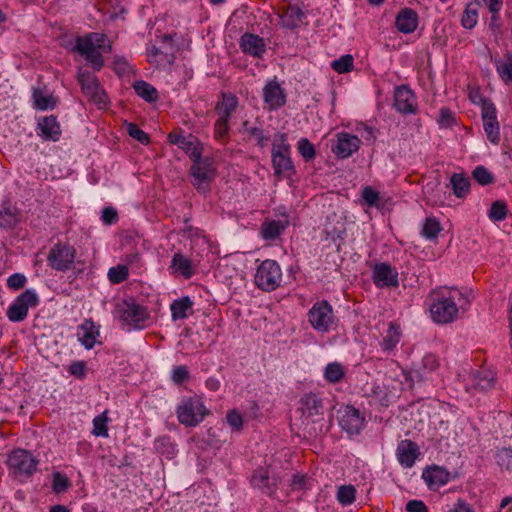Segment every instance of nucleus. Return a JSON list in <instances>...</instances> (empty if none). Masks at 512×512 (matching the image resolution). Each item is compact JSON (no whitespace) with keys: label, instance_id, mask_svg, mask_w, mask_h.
<instances>
[{"label":"nucleus","instance_id":"obj_21","mask_svg":"<svg viewBox=\"0 0 512 512\" xmlns=\"http://www.w3.org/2000/svg\"><path fill=\"white\" fill-rule=\"evenodd\" d=\"M422 478L430 489H437L448 482L449 472L443 467L432 466L423 471Z\"/></svg>","mask_w":512,"mask_h":512},{"label":"nucleus","instance_id":"obj_18","mask_svg":"<svg viewBox=\"0 0 512 512\" xmlns=\"http://www.w3.org/2000/svg\"><path fill=\"white\" fill-rule=\"evenodd\" d=\"M263 99L271 110L280 108L285 104V94L276 81L269 82L263 88Z\"/></svg>","mask_w":512,"mask_h":512},{"label":"nucleus","instance_id":"obj_42","mask_svg":"<svg viewBox=\"0 0 512 512\" xmlns=\"http://www.w3.org/2000/svg\"><path fill=\"white\" fill-rule=\"evenodd\" d=\"M483 128L487 138L495 145L500 142V128L497 119L483 120Z\"/></svg>","mask_w":512,"mask_h":512},{"label":"nucleus","instance_id":"obj_1","mask_svg":"<svg viewBox=\"0 0 512 512\" xmlns=\"http://www.w3.org/2000/svg\"><path fill=\"white\" fill-rule=\"evenodd\" d=\"M430 306L432 319L440 324L451 323L457 319L459 307L468 304L467 297L457 289L440 288L431 293Z\"/></svg>","mask_w":512,"mask_h":512},{"label":"nucleus","instance_id":"obj_2","mask_svg":"<svg viewBox=\"0 0 512 512\" xmlns=\"http://www.w3.org/2000/svg\"><path fill=\"white\" fill-rule=\"evenodd\" d=\"M276 140L279 143H274L271 151L274 174L277 177H290L295 169L290 157V146L286 142V135L280 133L276 136Z\"/></svg>","mask_w":512,"mask_h":512},{"label":"nucleus","instance_id":"obj_23","mask_svg":"<svg viewBox=\"0 0 512 512\" xmlns=\"http://www.w3.org/2000/svg\"><path fill=\"white\" fill-rule=\"evenodd\" d=\"M471 380V387L467 388V391L472 389L474 391L484 392L494 386L495 374L489 369H481L472 374Z\"/></svg>","mask_w":512,"mask_h":512},{"label":"nucleus","instance_id":"obj_46","mask_svg":"<svg viewBox=\"0 0 512 512\" xmlns=\"http://www.w3.org/2000/svg\"><path fill=\"white\" fill-rule=\"evenodd\" d=\"M507 215V206L503 201H495L489 210V218L492 221H502Z\"/></svg>","mask_w":512,"mask_h":512},{"label":"nucleus","instance_id":"obj_49","mask_svg":"<svg viewBox=\"0 0 512 512\" xmlns=\"http://www.w3.org/2000/svg\"><path fill=\"white\" fill-rule=\"evenodd\" d=\"M107 416L106 412H103L102 414L98 415L93 420V434L96 436H108V428H107Z\"/></svg>","mask_w":512,"mask_h":512},{"label":"nucleus","instance_id":"obj_10","mask_svg":"<svg viewBox=\"0 0 512 512\" xmlns=\"http://www.w3.org/2000/svg\"><path fill=\"white\" fill-rule=\"evenodd\" d=\"M76 251L72 246L57 244L48 254L49 265L57 271H66L71 268Z\"/></svg>","mask_w":512,"mask_h":512},{"label":"nucleus","instance_id":"obj_13","mask_svg":"<svg viewBox=\"0 0 512 512\" xmlns=\"http://www.w3.org/2000/svg\"><path fill=\"white\" fill-rule=\"evenodd\" d=\"M394 106L402 114H412L416 112L417 103L411 89L402 85L395 89Z\"/></svg>","mask_w":512,"mask_h":512},{"label":"nucleus","instance_id":"obj_38","mask_svg":"<svg viewBox=\"0 0 512 512\" xmlns=\"http://www.w3.org/2000/svg\"><path fill=\"white\" fill-rule=\"evenodd\" d=\"M171 267L181 272L186 278H190L193 275L190 260L180 253L174 255Z\"/></svg>","mask_w":512,"mask_h":512},{"label":"nucleus","instance_id":"obj_31","mask_svg":"<svg viewBox=\"0 0 512 512\" xmlns=\"http://www.w3.org/2000/svg\"><path fill=\"white\" fill-rule=\"evenodd\" d=\"M193 302L188 296L174 300L170 305L171 316L173 321L184 319L187 317V311L191 309Z\"/></svg>","mask_w":512,"mask_h":512},{"label":"nucleus","instance_id":"obj_16","mask_svg":"<svg viewBox=\"0 0 512 512\" xmlns=\"http://www.w3.org/2000/svg\"><path fill=\"white\" fill-rule=\"evenodd\" d=\"M373 280L379 287L397 286L398 274L390 265L381 263L374 267Z\"/></svg>","mask_w":512,"mask_h":512},{"label":"nucleus","instance_id":"obj_60","mask_svg":"<svg viewBox=\"0 0 512 512\" xmlns=\"http://www.w3.org/2000/svg\"><path fill=\"white\" fill-rule=\"evenodd\" d=\"M101 219L102 221L107 224V225H111V224H114L116 223V221L118 220V213L117 211L112 208V207H105L103 210H102V216H101Z\"/></svg>","mask_w":512,"mask_h":512},{"label":"nucleus","instance_id":"obj_41","mask_svg":"<svg viewBox=\"0 0 512 512\" xmlns=\"http://www.w3.org/2000/svg\"><path fill=\"white\" fill-rule=\"evenodd\" d=\"M399 337V328L394 323H390L386 335L383 338L382 347L385 350H392L399 342Z\"/></svg>","mask_w":512,"mask_h":512},{"label":"nucleus","instance_id":"obj_61","mask_svg":"<svg viewBox=\"0 0 512 512\" xmlns=\"http://www.w3.org/2000/svg\"><path fill=\"white\" fill-rule=\"evenodd\" d=\"M155 446H156L157 451H159L162 454L170 455V454H173V452H174L173 445L170 443L169 439L166 437L158 439L156 441Z\"/></svg>","mask_w":512,"mask_h":512},{"label":"nucleus","instance_id":"obj_62","mask_svg":"<svg viewBox=\"0 0 512 512\" xmlns=\"http://www.w3.org/2000/svg\"><path fill=\"white\" fill-rule=\"evenodd\" d=\"M438 121L441 126L450 127L454 123L452 112L448 108H441Z\"/></svg>","mask_w":512,"mask_h":512},{"label":"nucleus","instance_id":"obj_52","mask_svg":"<svg viewBox=\"0 0 512 512\" xmlns=\"http://www.w3.org/2000/svg\"><path fill=\"white\" fill-rule=\"evenodd\" d=\"M69 485L70 481L66 475L60 472H55L53 474L52 489L55 493L65 492L68 489Z\"/></svg>","mask_w":512,"mask_h":512},{"label":"nucleus","instance_id":"obj_30","mask_svg":"<svg viewBox=\"0 0 512 512\" xmlns=\"http://www.w3.org/2000/svg\"><path fill=\"white\" fill-rule=\"evenodd\" d=\"M453 193L458 198L465 197L470 189V179L463 173H455L450 178Z\"/></svg>","mask_w":512,"mask_h":512},{"label":"nucleus","instance_id":"obj_37","mask_svg":"<svg viewBox=\"0 0 512 512\" xmlns=\"http://www.w3.org/2000/svg\"><path fill=\"white\" fill-rule=\"evenodd\" d=\"M344 375V367L338 362L329 363L324 371V377L330 383L341 381Z\"/></svg>","mask_w":512,"mask_h":512},{"label":"nucleus","instance_id":"obj_28","mask_svg":"<svg viewBox=\"0 0 512 512\" xmlns=\"http://www.w3.org/2000/svg\"><path fill=\"white\" fill-rule=\"evenodd\" d=\"M240 45L245 53L255 57H260L265 51V44L263 39L254 34H244L241 37Z\"/></svg>","mask_w":512,"mask_h":512},{"label":"nucleus","instance_id":"obj_8","mask_svg":"<svg viewBox=\"0 0 512 512\" xmlns=\"http://www.w3.org/2000/svg\"><path fill=\"white\" fill-rule=\"evenodd\" d=\"M191 175L193 177L192 184L200 191L206 192L209 189V183L214 176V168L212 160L202 158V152L198 159H192Z\"/></svg>","mask_w":512,"mask_h":512},{"label":"nucleus","instance_id":"obj_12","mask_svg":"<svg viewBox=\"0 0 512 512\" xmlns=\"http://www.w3.org/2000/svg\"><path fill=\"white\" fill-rule=\"evenodd\" d=\"M119 318L128 325L138 327L147 318L146 309L134 302L124 301L118 306Z\"/></svg>","mask_w":512,"mask_h":512},{"label":"nucleus","instance_id":"obj_57","mask_svg":"<svg viewBox=\"0 0 512 512\" xmlns=\"http://www.w3.org/2000/svg\"><path fill=\"white\" fill-rule=\"evenodd\" d=\"M228 424L235 431H240L243 426V418L241 414L237 410H231L227 413L226 416Z\"/></svg>","mask_w":512,"mask_h":512},{"label":"nucleus","instance_id":"obj_54","mask_svg":"<svg viewBox=\"0 0 512 512\" xmlns=\"http://www.w3.org/2000/svg\"><path fill=\"white\" fill-rule=\"evenodd\" d=\"M362 198L370 207H379L380 194L370 186H366L362 190Z\"/></svg>","mask_w":512,"mask_h":512},{"label":"nucleus","instance_id":"obj_11","mask_svg":"<svg viewBox=\"0 0 512 512\" xmlns=\"http://www.w3.org/2000/svg\"><path fill=\"white\" fill-rule=\"evenodd\" d=\"M252 485L267 495H273L280 483L277 474L269 469H258L251 478Z\"/></svg>","mask_w":512,"mask_h":512},{"label":"nucleus","instance_id":"obj_27","mask_svg":"<svg viewBox=\"0 0 512 512\" xmlns=\"http://www.w3.org/2000/svg\"><path fill=\"white\" fill-rule=\"evenodd\" d=\"M168 139L172 144L178 145L180 148H182L191 159H198L200 157L201 147L194 144L193 137L189 135L188 138L177 134V133H170L168 135Z\"/></svg>","mask_w":512,"mask_h":512},{"label":"nucleus","instance_id":"obj_14","mask_svg":"<svg viewBox=\"0 0 512 512\" xmlns=\"http://www.w3.org/2000/svg\"><path fill=\"white\" fill-rule=\"evenodd\" d=\"M339 425L348 434H358L364 426V418L352 406H347L339 418Z\"/></svg>","mask_w":512,"mask_h":512},{"label":"nucleus","instance_id":"obj_9","mask_svg":"<svg viewBox=\"0 0 512 512\" xmlns=\"http://www.w3.org/2000/svg\"><path fill=\"white\" fill-rule=\"evenodd\" d=\"M207 410L203 403L196 398L185 401L177 408V416L180 423L186 426H196L205 417Z\"/></svg>","mask_w":512,"mask_h":512},{"label":"nucleus","instance_id":"obj_4","mask_svg":"<svg viewBox=\"0 0 512 512\" xmlns=\"http://www.w3.org/2000/svg\"><path fill=\"white\" fill-rule=\"evenodd\" d=\"M332 306L326 300L317 301L308 312V321L318 332H328L334 324Z\"/></svg>","mask_w":512,"mask_h":512},{"label":"nucleus","instance_id":"obj_20","mask_svg":"<svg viewBox=\"0 0 512 512\" xmlns=\"http://www.w3.org/2000/svg\"><path fill=\"white\" fill-rule=\"evenodd\" d=\"M300 410L306 419L317 416L323 420L322 401L314 393L305 394L300 399Z\"/></svg>","mask_w":512,"mask_h":512},{"label":"nucleus","instance_id":"obj_64","mask_svg":"<svg viewBox=\"0 0 512 512\" xmlns=\"http://www.w3.org/2000/svg\"><path fill=\"white\" fill-rule=\"evenodd\" d=\"M406 510L408 512H428V508L425 503L421 500H410L406 504Z\"/></svg>","mask_w":512,"mask_h":512},{"label":"nucleus","instance_id":"obj_44","mask_svg":"<svg viewBox=\"0 0 512 512\" xmlns=\"http://www.w3.org/2000/svg\"><path fill=\"white\" fill-rule=\"evenodd\" d=\"M353 63L354 59L353 56L350 54H346L339 59L334 60L331 63V67L337 72V73H347L352 71L353 69Z\"/></svg>","mask_w":512,"mask_h":512},{"label":"nucleus","instance_id":"obj_24","mask_svg":"<svg viewBox=\"0 0 512 512\" xmlns=\"http://www.w3.org/2000/svg\"><path fill=\"white\" fill-rule=\"evenodd\" d=\"M419 454L416 443L411 440H403L397 447V457L399 462L405 467H412Z\"/></svg>","mask_w":512,"mask_h":512},{"label":"nucleus","instance_id":"obj_7","mask_svg":"<svg viewBox=\"0 0 512 512\" xmlns=\"http://www.w3.org/2000/svg\"><path fill=\"white\" fill-rule=\"evenodd\" d=\"M77 80L86 97L97 105L107 104V95L100 87L98 79L89 71L79 70Z\"/></svg>","mask_w":512,"mask_h":512},{"label":"nucleus","instance_id":"obj_15","mask_svg":"<svg viewBox=\"0 0 512 512\" xmlns=\"http://www.w3.org/2000/svg\"><path fill=\"white\" fill-rule=\"evenodd\" d=\"M75 50L81 56L85 57L86 61L91 64L93 69L99 71L102 68L104 64L102 54L100 50L92 47L90 40H77Z\"/></svg>","mask_w":512,"mask_h":512},{"label":"nucleus","instance_id":"obj_33","mask_svg":"<svg viewBox=\"0 0 512 512\" xmlns=\"http://www.w3.org/2000/svg\"><path fill=\"white\" fill-rule=\"evenodd\" d=\"M495 65L500 78L505 83H512V54H505L502 58L495 59Z\"/></svg>","mask_w":512,"mask_h":512},{"label":"nucleus","instance_id":"obj_26","mask_svg":"<svg viewBox=\"0 0 512 512\" xmlns=\"http://www.w3.org/2000/svg\"><path fill=\"white\" fill-rule=\"evenodd\" d=\"M439 366L437 358L432 354L425 355L421 362L415 365V368L411 372V379L416 378L418 381L427 378V375L435 371Z\"/></svg>","mask_w":512,"mask_h":512},{"label":"nucleus","instance_id":"obj_29","mask_svg":"<svg viewBox=\"0 0 512 512\" xmlns=\"http://www.w3.org/2000/svg\"><path fill=\"white\" fill-rule=\"evenodd\" d=\"M303 18L304 12L297 6H290L280 14L281 25L286 29H295L299 27Z\"/></svg>","mask_w":512,"mask_h":512},{"label":"nucleus","instance_id":"obj_51","mask_svg":"<svg viewBox=\"0 0 512 512\" xmlns=\"http://www.w3.org/2000/svg\"><path fill=\"white\" fill-rule=\"evenodd\" d=\"M472 175L475 181L482 186L491 184L494 180L493 175L484 166H477Z\"/></svg>","mask_w":512,"mask_h":512},{"label":"nucleus","instance_id":"obj_22","mask_svg":"<svg viewBox=\"0 0 512 512\" xmlns=\"http://www.w3.org/2000/svg\"><path fill=\"white\" fill-rule=\"evenodd\" d=\"M39 135L46 140L58 141L61 136L60 125L53 115L45 116L38 121Z\"/></svg>","mask_w":512,"mask_h":512},{"label":"nucleus","instance_id":"obj_35","mask_svg":"<svg viewBox=\"0 0 512 512\" xmlns=\"http://www.w3.org/2000/svg\"><path fill=\"white\" fill-rule=\"evenodd\" d=\"M32 97L35 107L39 110L53 109L56 105V99L51 94H45L40 88L33 90Z\"/></svg>","mask_w":512,"mask_h":512},{"label":"nucleus","instance_id":"obj_56","mask_svg":"<svg viewBox=\"0 0 512 512\" xmlns=\"http://www.w3.org/2000/svg\"><path fill=\"white\" fill-rule=\"evenodd\" d=\"M127 132L129 136H131L132 138H134L135 140L142 144H147L149 142L148 134L141 130L134 123H127Z\"/></svg>","mask_w":512,"mask_h":512},{"label":"nucleus","instance_id":"obj_58","mask_svg":"<svg viewBox=\"0 0 512 512\" xmlns=\"http://www.w3.org/2000/svg\"><path fill=\"white\" fill-rule=\"evenodd\" d=\"M189 378V372L186 366H176L171 375V379L175 384H181Z\"/></svg>","mask_w":512,"mask_h":512},{"label":"nucleus","instance_id":"obj_48","mask_svg":"<svg viewBox=\"0 0 512 512\" xmlns=\"http://www.w3.org/2000/svg\"><path fill=\"white\" fill-rule=\"evenodd\" d=\"M298 151L305 161H311L315 157L314 145L307 139L301 138L297 145Z\"/></svg>","mask_w":512,"mask_h":512},{"label":"nucleus","instance_id":"obj_53","mask_svg":"<svg viewBox=\"0 0 512 512\" xmlns=\"http://www.w3.org/2000/svg\"><path fill=\"white\" fill-rule=\"evenodd\" d=\"M497 464L506 470H512V448H504L496 454Z\"/></svg>","mask_w":512,"mask_h":512},{"label":"nucleus","instance_id":"obj_17","mask_svg":"<svg viewBox=\"0 0 512 512\" xmlns=\"http://www.w3.org/2000/svg\"><path fill=\"white\" fill-rule=\"evenodd\" d=\"M360 139L357 136L347 133L338 135L337 144L333 147V152L340 158H348L358 150Z\"/></svg>","mask_w":512,"mask_h":512},{"label":"nucleus","instance_id":"obj_3","mask_svg":"<svg viewBox=\"0 0 512 512\" xmlns=\"http://www.w3.org/2000/svg\"><path fill=\"white\" fill-rule=\"evenodd\" d=\"M282 281V271L275 260L267 259L257 268L255 283L263 291L275 290Z\"/></svg>","mask_w":512,"mask_h":512},{"label":"nucleus","instance_id":"obj_39","mask_svg":"<svg viewBox=\"0 0 512 512\" xmlns=\"http://www.w3.org/2000/svg\"><path fill=\"white\" fill-rule=\"evenodd\" d=\"M77 40H90L93 48L105 53L110 52L112 49L110 44H106L107 37L104 34L91 33L85 37H79Z\"/></svg>","mask_w":512,"mask_h":512},{"label":"nucleus","instance_id":"obj_19","mask_svg":"<svg viewBox=\"0 0 512 512\" xmlns=\"http://www.w3.org/2000/svg\"><path fill=\"white\" fill-rule=\"evenodd\" d=\"M78 340L86 349H92L100 335L99 327L91 320L85 319L78 327Z\"/></svg>","mask_w":512,"mask_h":512},{"label":"nucleus","instance_id":"obj_45","mask_svg":"<svg viewBox=\"0 0 512 512\" xmlns=\"http://www.w3.org/2000/svg\"><path fill=\"white\" fill-rule=\"evenodd\" d=\"M356 490L352 485H343L338 488L337 499L343 505H350L355 500Z\"/></svg>","mask_w":512,"mask_h":512},{"label":"nucleus","instance_id":"obj_34","mask_svg":"<svg viewBox=\"0 0 512 512\" xmlns=\"http://www.w3.org/2000/svg\"><path fill=\"white\" fill-rule=\"evenodd\" d=\"M237 104L236 96L233 94H223L222 101L216 106L218 116L223 117V119H229Z\"/></svg>","mask_w":512,"mask_h":512},{"label":"nucleus","instance_id":"obj_43","mask_svg":"<svg viewBox=\"0 0 512 512\" xmlns=\"http://www.w3.org/2000/svg\"><path fill=\"white\" fill-rule=\"evenodd\" d=\"M242 132L249 135L250 137H253L257 140L258 144L260 146H265L267 141L269 140V137L265 136L263 134L262 129L258 127L251 126L249 121H244L242 124Z\"/></svg>","mask_w":512,"mask_h":512},{"label":"nucleus","instance_id":"obj_36","mask_svg":"<svg viewBox=\"0 0 512 512\" xmlns=\"http://www.w3.org/2000/svg\"><path fill=\"white\" fill-rule=\"evenodd\" d=\"M288 222L282 221H269L262 225L261 234L264 239L271 240L275 239L285 229Z\"/></svg>","mask_w":512,"mask_h":512},{"label":"nucleus","instance_id":"obj_59","mask_svg":"<svg viewBox=\"0 0 512 512\" xmlns=\"http://www.w3.org/2000/svg\"><path fill=\"white\" fill-rule=\"evenodd\" d=\"M26 283V277L23 274L15 273L11 275L7 280V286L10 289L18 290L24 287Z\"/></svg>","mask_w":512,"mask_h":512},{"label":"nucleus","instance_id":"obj_63","mask_svg":"<svg viewBox=\"0 0 512 512\" xmlns=\"http://www.w3.org/2000/svg\"><path fill=\"white\" fill-rule=\"evenodd\" d=\"M69 372L78 378L84 377L86 374V363L83 361L72 362L69 366Z\"/></svg>","mask_w":512,"mask_h":512},{"label":"nucleus","instance_id":"obj_50","mask_svg":"<svg viewBox=\"0 0 512 512\" xmlns=\"http://www.w3.org/2000/svg\"><path fill=\"white\" fill-rule=\"evenodd\" d=\"M478 13L472 5H468L463 13L461 23L466 29H472L477 24Z\"/></svg>","mask_w":512,"mask_h":512},{"label":"nucleus","instance_id":"obj_6","mask_svg":"<svg viewBox=\"0 0 512 512\" xmlns=\"http://www.w3.org/2000/svg\"><path fill=\"white\" fill-rule=\"evenodd\" d=\"M9 469L17 476H31L37 467L38 461L27 450H14L8 457Z\"/></svg>","mask_w":512,"mask_h":512},{"label":"nucleus","instance_id":"obj_25","mask_svg":"<svg viewBox=\"0 0 512 512\" xmlns=\"http://www.w3.org/2000/svg\"><path fill=\"white\" fill-rule=\"evenodd\" d=\"M418 16L417 13L410 9H402L396 18V27L402 33H412L417 28Z\"/></svg>","mask_w":512,"mask_h":512},{"label":"nucleus","instance_id":"obj_5","mask_svg":"<svg viewBox=\"0 0 512 512\" xmlns=\"http://www.w3.org/2000/svg\"><path fill=\"white\" fill-rule=\"evenodd\" d=\"M38 295L33 290H26L21 293L10 305L6 315L11 322L23 321L30 307L38 305Z\"/></svg>","mask_w":512,"mask_h":512},{"label":"nucleus","instance_id":"obj_32","mask_svg":"<svg viewBox=\"0 0 512 512\" xmlns=\"http://www.w3.org/2000/svg\"><path fill=\"white\" fill-rule=\"evenodd\" d=\"M133 88L135 93L147 102H155L158 99L157 89L146 81H135Z\"/></svg>","mask_w":512,"mask_h":512},{"label":"nucleus","instance_id":"obj_47","mask_svg":"<svg viewBox=\"0 0 512 512\" xmlns=\"http://www.w3.org/2000/svg\"><path fill=\"white\" fill-rule=\"evenodd\" d=\"M108 278L114 284H119L128 278V268L126 265H117L111 267L108 271Z\"/></svg>","mask_w":512,"mask_h":512},{"label":"nucleus","instance_id":"obj_55","mask_svg":"<svg viewBox=\"0 0 512 512\" xmlns=\"http://www.w3.org/2000/svg\"><path fill=\"white\" fill-rule=\"evenodd\" d=\"M481 101V115L482 120H494L497 119L496 107L489 99H480Z\"/></svg>","mask_w":512,"mask_h":512},{"label":"nucleus","instance_id":"obj_40","mask_svg":"<svg viewBox=\"0 0 512 512\" xmlns=\"http://www.w3.org/2000/svg\"><path fill=\"white\" fill-rule=\"evenodd\" d=\"M440 231L441 226L439 221L434 217H429L424 222L421 234L426 239L433 240L437 238Z\"/></svg>","mask_w":512,"mask_h":512}]
</instances>
